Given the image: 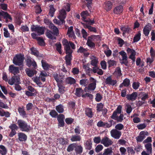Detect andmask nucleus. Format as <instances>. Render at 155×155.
<instances>
[{
  "instance_id": "864d4df0",
  "label": "nucleus",
  "mask_w": 155,
  "mask_h": 155,
  "mask_svg": "<svg viewBox=\"0 0 155 155\" xmlns=\"http://www.w3.org/2000/svg\"><path fill=\"white\" fill-rule=\"evenodd\" d=\"M55 11V10L53 6L52 5H50V6L49 14L51 17H53Z\"/></svg>"
},
{
  "instance_id": "c85d7f7f",
  "label": "nucleus",
  "mask_w": 155,
  "mask_h": 155,
  "mask_svg": "<svg viewBox=\"0 0 155 155\" xmlns=\"http://www.w3.org/2000/svg\"><path fill=\"white\" fill-rule=\"evenodd\" d=\"M92 71L94 73H97L100 75H102L103 74V72L102 69L99 68L97 66L93 67Z\"/></svg>"
},
{
  "instance_id": "e2e57ef3",
  "label": "nucleus",
  "mask_w": 155,
  "mask_h": 155,
  "mask_svg": "<svg viewBox=\"0 0 155 155\" xmlns=\"http://www.w3.org/2000/svg\"><path fill=\"white\" fill-rule=\"evenodd\" d=\"M94 142L96 143H99L100 142L101 143V138L100 137H95L93 139Z\"/></svg>"
},
{
  "instance_id": "680f3d73",
  "label": "nucleus",
  "mask_w": 155,
  "mask_h": 155,
  "mask_svg": "<svg viewBox=\"0 0 155 155\" xmlns=\"http://www.w3.org/2000/svg\"><path fill=\"white\" fill-rule=\"evenodd\" d=\"M5 14H4V18L5 19L6 22H8V19H12V18L6 12H5Z\"/></svg>"
},
{
  "instance_id": "0e129e2a",
  "label": "nucleus",
  "mask_w": 155,
  "mask_h": 155,
  "mask_svg": "<svg viewBox=\"0 0 155 155\" xmlns=\"http://www.w3.org/2000/svg\"><path fill=\"white\" fill-rule=\"evenodd\" d=\"M4 36L6 38L10 37V35L7 29L4 28L3 29Z\"/></svg>"
},
{
  "instance_id": "393cba45",
  "label": "nucleus",
  "mask_w": 155,
  "mask_h": 155,
  "mask_svg": "<svg viewBox=\"0 0 155 155\" xmlns=\"http://www.w3.org/2000/svg\"><path fill=\"white\" fill-rule=\"evenodd\" d=\"M105 9L107 11L110 10L112 8V4L111 2L108 1L104 3L103 5Z\"/></svg>"
},
{
  "instance_id": "412c9836",
  "label": "nucleus",
  "mask_w": 155,
  "mask_h": 155,
  "mask_svg": "<svg viewBox=\"0 0 155 155\" xmlns=\"http://www.w3.org/2000/svg\"><path fill=\"white\" fill-rule=\"evenodd\" d=\"M46 36L49 38L51 39H56V37L54 36V35H57L56 34H54V32L53 33L51 31L47 30L46 32Z\"/></svg>"
},
{
  "instance_id": "72a5a7b5",
  "label": "nucleus",
  "mask_w": 155,
  "mask_h": 155,
  "mask_svg": "<svg viewBox=\"0 0 155 155\" xmlns=\"http://www.w3.org/2000/svg\"><path fill=\"white\" fill-rule=\"evenodd\" d=\"M10 114L8 111H5L2 109H0V116L2 117L5 116L6 117H9Z\"/></svg>"
},
{
  "instance_id": "c03bdc74",
  "label": "nucleus",
  "mask_w": 155,
  "mask_h": 155,
  "mask_svg": "<svg viewBox=\"0 0 155 155\" xmlns=\"http://www.w3.org/2000/svg\"><path fill=\"white\" fill-rule=\"evenodd\" d=\"M18 111L20 114L23 117L25 116L26 114L24 108L23 107H20L18 109Z\"/></svg>"
},
{
  "instance_id": "2f4dec72",
  "label": "nucleus",
  "mask_w": 155,
  "mask_h": 155,
  "mask_svg": "<svg viewBox=\"0 0 155 155\" xmlns=\"http://www.w3.org/2000/svg\"><path fill=\"white\" fill-rule=\"evenodd\" d=\"M84 92V91L81 88H77L75 90V94L77 96L80 97L82 96Z\"/></svg>"
},
{
  "instance_id": "6ab92c4d",
  "label": "nucleus",
  "mask_w": 155,
  "mask_h": 155,
  "mask_svg": "<svg viewBox=\"0 0 155 155\" xmlns=\"http://www.w3.org/2000/svg\"><path fill=\"white\" fill-rule=\"evenodd\" d=\"M137 95V93L134 92L130 94L127 95V98L128 100L133 101H134L136 99Z\"/></svg>"
},
{
  "instance_id": "1a4fd4ad",
  "label": "nucleus",
  "mask_w": 155,
  "mask_h": 155,
  "mask_svg": "<svg viewBox=\"0 0 155 155\" xmlns=\"http://www.w3.org/2000/svg\"><path fill=\"white\" fill-rule=\"evenodd\" d=\"M20 78L18 76H15L12 77L8 81V83L10 85H15L17 84H19Z\"/></svg>"
},
{
  "instance_id": "052dcab7",
  "label": "nucleus",
  "mask_w": 155,
  "mask_h": 155,
  "mask_svg": "<svg viewBox=\"0 0 155 155\" xmlns=\"http://www.w3.org/2000/svg\"><path fill=\"white\" fill-rule=\"evenodd\" d=\"M55 45L56 47L57 50L60 54H61V44L60 43H57Z\"/></svg>"
},
{
  "instance_id": "9d476101",
  "label": "nucleus",
  "mask_w": 155,
  "mask_h": 155,
  "mask_svg": "<svg viewBox=\"0 0 155 155\" xmlns=\"http://www.w3.org/2000/svg\"><path fill=\"white\" fill-rule=\"evenodd\" d=\"M111 136L116 139H119L121 135V132L115 129H113L110 132Z\"/></svg>"
},
{
  "instance_id": "37998d69",
  "label": "nucleus",
  "mask_w": 155,
  "mask_h": 155,
  "mask_svg": "<svg viewBox=\"0 0 155 155\" xmlns=\"http://www.w3.org/2000/svg\"><path fill=\"white\" fill-rule=\"evenodd\" d=\"M7 152V150L5 147L3 145L0 146V153L2 155H5Z\"/></svg>"
},
{
  "instance_id": "8fccbe9b",
  "label": "nucleus",
  "mask_w": 155,
  "mask_h": 155,
  "mask_svg": "<svg viewBox=\"0 0 155 155\" xmlns=\"http://www.w3.org/2000/svg\"><path fill=\"white\" fill-rule=\"evenodd\" d=\"M124 126L121 124H118L115 126V129L118 130H120L124 129Z\"/></svg>"
},
{
  "instance_id": "c9c22d12",
  "label": "nucleus",
  "mask_w": 155,
  "mask_h": 155,
  "mask_svg": "<svg viewBox=\"0 0 155 155\" xmlns=\"http://www.w3.org/2000/svg\"><path fill=\"white\" fill-rule=\"evenodd\" d=\"M85 114L89 117L91 118L93 115V112L91 108H87L86 109Z\"/></svg>"
},
{
  "instance_id": "de8ad7c7",
  "label": "nucleus",
  "mask_w": 155,
  "mask_h": 155,
  "mask_svg": "<svg viewBox=\"0 0 155 155\" xmlns=\"http://www.w3.org/2000/svg\"><path fill=\"white\" fill-rule=\"evenodd\" d=\"M141 33L140 32H138L135 36L134 38V42H137L140 39Z\"/></svg>"
},
{
  "instance_id": "2eb2a0df",
  "label": "nucleus",
  "mask_w": 155,
  "mask_h": 155,
  "mask_svg": "<svg viewBox=\"0 0 155 155\" xmlns=\"http://www.w3.org/2000/svg\"><path fill=\"white\" fill-rule=\"evenodd\" d=\"M119 54L121 56L122 61V64H124L126 65H127L128 62L127 61V56L126 53L124 51H121L119 52Z\"/></svg>"
},
{
  "instance_id": "4d7b16f0",
  "label": "nucleus",
  "mask_w": 155,
  "mask_h": 155,
  "mask_svg": "<svg viewBox=\"0 0 155 155\" xmlns=\"http://www.w3.org/2000/svg\"><path fill=\"white\" fill-rule=\"evenodd\" d=\"M103 146L101 144L98 145L96 147L95 150L96 152L98 153L101 151L103 149Z\"/></svg>"
},
{
  "instance_id": "774afa93",
  "label": "nucleus",
  "mask_w": 155,
  "mask_h": 155,
  "mask_svg": "<svg viewBox=\"0 0 155 155\" xmlns=\"http://www.w3.org/2000/svg\"><path fill=\"white\" fill-rule=\"evenodd\" d=\"M140 86V83L138 82H134L133 83L132 87L135 90L137 89Z\"/></svg>"
},
{
  "instance_id": "7c9ffc66",
  "label": "nucleus",
  "mask_w": 155,
  "mask_h": 155,
  "mask_svg": "<svg viewBox=\"0 0 155 155\" xmlns=\"http://www.w3.org/2000/svg\"><path fill=\"white\" fill-rule=\"evenodd\" d=\"M81 23L83 25L85 28H88L90 31H94V32H96V29L95 28L87 24L82 22H81Z\"/></svg>"
},
{
  "instance_id": "ddd939ff",
  "label": "nucleus",
  "mask_w": 155,
  "mask_h": 155,
  "mask_svg": "<svg viewBox=\"0 0 155 155\" xmlns=\"http://www.w3.org/2000/svg\"><path fill=\"white\" fill-rule=\"evenodd\" d=\"M127 53L129 54V58L132 59L134 62L135 59V56L136 53L135 51L133 49L128 48L127 50Z\"/></svg>"
},
{
  "instance_id": "603ef678",
  "label": "nucleus",
  "mask_w": 155,
  "mask_h": 155,
  "mask_svg": "<svg viewBox=\"0 0 155 155\" xmlns=\"http://www.w3.org/2000/svg\"><path fill=\"white\" fill-rule=\"evenodd\" d=\"M91 38L89 37L87 42V44L88 46L91 47H93L94 46V44L90 40Z\"/></svg>"
},
{
  "instance_id": "b1692460",
  "label": "nucleus",
  "mask_w": 155,
  "mask_h": 155,
  "mask_svg": "<svg viewBox=\"0 0 155 155\" xmlns=\"http://www.w3.org/2000/svg\"><path fill=\"white\" fill-rule=\"evenodd\" d=\"M123 11V8L122 6L120 5L116 7L114 10V12L117 14H120Z\"/></svg>"
},
{
  "instance_id": "f257e3e1",
  "label": "nucleus",
  "mask_w": 155,
  "mask_h": 155,
  "mask_svg": "<svg viewBox=\"0 0 155 155\" xmlns=\"http://www.w3.org/2000/svg\"><path fill=\"white\" fill-rule=\"evenodd\" d=\"M62 44L64 46V50H65L66 53L67 54L65 57V59L66 63L67 65H70L71 64V54L73 51L71 49L70 46L73 49L75 48V45L71 41H68L66 39H63L62 40Z\"/></svg>"
},
{
  "instance_id": "79ce46f5",
  "label": "nucleus",
  "mask_w": 155,
  "mask_h": 155,
  "mask_svg": "<svg viewBox=\"0 0 155 155\" xmlns=\"http://www.w3.org/2000/svg\"><path fill=\"white\" fill-rule=\"evenodd\" d=\"M76 146V144L75 143H73L70 144L68 147L67 150L68 152H70L73 151L75 147Z\"/></svg>"
},
{
  "instance_id": "cd10ccee",
  "label": "nucleus",
  "mask_w": 155,
  "mask_h": 155,
  "mask_svg": "<svg viewBox=\"0 0 155 155\" xmlns=\"http://www.w3.org/2000/svg\"><path fill=\"white\" fill-rule=\"evenodd\" d=\"M25 71L27 75L30 77L33 76L37 73L36 71L35 70H30L28 69H26Z\"/></svg>"
},
{
  "instance_id": "7ed1b4c3",
  "label": "nucleus",
  "mask_w": 155,
  "mask_h": 155,
  "mask_svg": "<svg viewBox=\"0 0 155 155\" xmlns=\"http://www.w3.org/2000/svg\"><path fill=\"white\" fill-rule=\"evenodd\" d=\"M17 122L19 127L22 131L28 132L31 129L30 126L28 125L27 123L23 120H18Z\"/></svg>"
},
{
  "instance_id": "4be33fe9",
  "label": "nucleus",
  "mask_w": 155,
  "mask_h": 155,
  "mask_svg": "<svg viewBox=\"0 0 155 155\" xmlns=\"http://www.w3.org/2000/svg\"><path fill=\"white\" fill-rule=\"evenodd\" d=\"M41 62L42 67L44 70H47L52 68L51 65L48 64L44 60H42Z\"/></svg>"
},
{
  "instance_id": "4468645a",
  "label": "nucleus",
  "mask_w": 155,
  "mask_h": 155,
  "mask_svg": "<svg viewBox=\"0 0 155 155\" xmlns=\"http://www.w3.org/2000/svg\"><path fill=\"white\" fill-rule=\"evenodd\" d=\"M152 26L151 24L147 23L144 27L143 29V34L146 36L148 35L150 31L152 29Z\"/></svg>"
},
{
  "instance_id": "aec40b11",
  "label": "nucleus",
  "mask_w": 155,
  "mask_h": 155,
  "mask_svg": "<svg viewBox=\"0 0 155 155\" xmlns=\"http://www.w3.org/2000/svg\"><path fill=\"white\" fill-rule=\"evenodd\" d=\"M48 25H49V28L53 30L54 34L57 35L59 34L58 28L54 26L52 22H50Z\"/></svg>"
},
{
  "instance_id": "09e8293b",
  "label": "nucleus",
  "mask_w": 155,
  "mask_h": 155,
  "mask_svg": "<svg viewBox=\"0 0 155 155\" xmlns=\"http://www.w3.org/2000/svg\"><path fill=\"white\" fill-rule=\"evenodd\" d=\"M88 83V81L87 79H82L80 81V85L85 86Z\"/></svg>"
},
{
  "instance_id": "0eeeda50",
  "label": "nucleus",
  "mask_w": 155,
  "mask_h": 155,
  "mask_svg": "<svg viewBox=\"0 0 155 155\" xmlns=\"http://www.w3.org/2000/svg\"><path fill=\"white\" fill-rule=\"evenodd\" d=\"M89 15L87 11H83L81 13V16L82 18V20L85 22L88 23L90 25H92L94 22V21L91 20L90 19H86V17Z\"/></svg>"
},
{
  "instance_id": "c756f323",
  "label": "nucleus",
  "mask_w": 155,
  "mask_h": 155,
  "mask_svg": "<svg viewBox=\"0 0 155 155\" xmlns=\"http://www.w3.org/2000/svg\"><path fill=\"white\" fill-rule=\"evenodd\" d=\"M18 139L20 141H24L27 139V136L24 133H19L18 134Z\"/></svg>"
},
{
  "instance_id": "a878e982",
  "label": "nucleus",
  "mask_w": 155,
  "mask_h": 155,
  "mask_svg": "<svg viewBox=\"0 0 155 155\" xmlns=\"http://www.w3.org/2000/svg\"><path fill=\"white\" fill-rule=\"evenodd\" d=\"M81 140V137L80 136L78 135H73L71 137L70 140L73 142L76 141H79Z\"/></svg>"
},
{
  "instance_id": "f03ea898",
  "label": "nucleus",
  "mask_w": 155,
  "mask_h": 155,
  "mask_svg": "<svg viewBox=\"0 0 155 155\" xmlns=\"http://www.w3.org/2000/svg\"><path fill=\"white\" fill-rule=\"evenodd\" d=\"M65 11L69 12L70 11V5L66 4L64 6L63 8L59 11V13L58 18L62 21V23H65L64 19L66 17V14Z\"/></svg>"
},
{
  "instance_id": "13d9d810",
  "label": "nucleus",
  "mask_w": 155,
  "mask_h": 155,
  "mask_svg": "<svg viewBox=\"0 0 155 155\" xmlns=\"http://www.w3.org/2000/svg\"><path fill=\"white\" fill-rule=\"evenodd\" d=\"M58 91L61 94H63L64 92V87L62 85L58 83Z\"/></svg>"
},
{
  "instance_id": "6e6552de",
  "label": "nucleus",
  "mask_w": 155,
  "mask_h": 155,
  "mask_svg": "<svg viewBox=\"0 0 155 155\" xmlns=\"http://www.w3.org/2000/svg\"><path fill=\"white\" fill-rule=\"evenodd\" d=\"M113 142L109 138L105 137L101 140V143L105 147H108L112 145Z\"/></svg>"
},
{
  "instance_id": "f704fd0d",
  "label": "nucleus",
  "mask_w": 155,
  "mask_h": 155,
  "mask_svg": "<svg viewBox=\"0 0 155 155\" xmlns=\"http://www.w3.org/2000/svg\"><path fill=\"white\" fill-rule=\"evenodd\" d=\"M130 81L129 79L127 78H126L124 80L123 83L120 85L119 87H121L123 86L125 87H127L130 84Z\"/></svg>"
},
{
  "instance_id": "49530a36",
  "label": "nucleus",
  "mask_w": 155,
  "mask_h": 155,
  "mask_svg": "<svg viewBox=\"0 0 155 155\" xmlns=\"http://www.w3.org/2000/svg\"><path fill=\"white\" fill-rule=\"evenodd\" d=\"M31 53L36 56L39 55V53L38 51L36 50V49L34 48H32L30 49Z\"/></svg>"
},
{
  "instance_id": "5fc2aeb1",
  "label": "nucleus",
  "mask_w": 155,
  "mask_h": 155,
  "mask_svg": "<svg viewBox=\"0 0 155 155\" xmlns=\"http://www.w3.org/2000/svg\"><path fill=\"white\" fill-rule=\"evenodd\" d=\"M32 79L36 83L37 85L40 86L42 84L40 82V78L39 77H35L32 78Z\"/></svg>"
},
{
  "instance_id": "4c0bfd02",
  "label": "nucleus",
  "mask_w": 155,
  "mask_h": 155,
  "mask_svg": "<svg viewBox=\"0 0 155 155\" xmlns=\"http://www.w3.org/2000/svg\"><path fill=\"white\" fill-rule=\"evenodd\" d=\"M66 82L68 84H74L75 83L76 80L72 78L68 77L66 78Z\"/></svg>"
},
{
  "instance_id": "338daca9",
  "label": "nucleus",
  "mask_w": 155,
  "mask_h": 155,
  "mask_svg": "<svg viewBox=\"0 0 155 155\" xmlns=\"http://www.w3.org/2000/svg\"><path fill=\"white\" fill-rule=\"evenodd\" d=\"M126 112L128 114H130L132 111V109L130 105L127 104L126 105Z\"/></svg>"
},
{
  "instance_id": "9b49d317",
  "label": "nucleus",
  "mask_w": 155,
  "mask_h": 155,
  "mask_svg": "<svg viewBox=\"0 0 155 155\" xmlns=\"http://www.w3.org/2000/svg\"><path fill=\"white\" fill-rule=\"evenodd\" d=\"M148 135L149 134L147 132L141 131L140 133L139 136L136 137L137 140V142H141L145 138L146 136Z\"/></svg>"
},
{
  "instance_id": "a19ab883",
  "label": "nucleus",
  "mask_w": 155,
  "mask_h": 155,
  "mask_svg": "<svg viewBox=\"0 0 155 155\" xmlns=\"http://www.w3.org/2000/svg\"><path fill=\"white\" fill-rule=\"evenodd\" d=\"M75 150L77 153L80 154L82 152L83 148L81 145H77L76 144Z\"/></svg>"
},
{
  "instance_id": "ea45409f",
  "label": "nucleus",
  "mask_w": 155,
  "mask_h": 155,
  "mask_svg": "<svg viewBox=\"0 0 155 155\" xmlns=\"http://www.w3.org/2000/svg\"><path fill=\"white\" fill-rule=\"evenodd\" d=\"M112 148H107L104 150L103 155H112Z\"/></svg>"
},
{
  "instance_id": "473e14b6",
  "label": "nucleus",
  "mask_w": 155,
  "mask_h": 155,
  "mask_svg": "<svg viewBox=\"0 0 155 155\" xmlns=\"http://www.w3.org/2000/svg\"><path fill=\"white\" fill-rule=\"evenodd\" d=\"M47 76V73L45 71H41L39 75V78L43 81L44 82L45 81V78Z\"/></svg>"
},
{
  "instance_id": "bf43d9fd",
  "label": "nucleus",
  "mask_w": 155,
  "mask_h": 155,
  "mask_svg": "<svg viewBox=\"0 0 155 155\" xmlns=\"http://www.w3.org/2000/svg\"><path fill=\"white\" fill-rule=\"evenodd\" d=\"M114 74L117 77L120 76L121 75V71L120 69L119 68H116L115 71L114 72Z\"/></svg>"
},
{
  "instance_id": "69168bd1",
  "label": "nucleus",
  "mask_w": 155,
  "mask_h": 155,
  "mask_svg": "<svg viewBox=\"0 0 155 155\" xmlns=\"http://www.w3.org/2000/svg\"><path fill=\"white\" fill-rule=\"evenodd\" d=\"M83 68L85 69L86 72L88 74H89L92 71V69L91 68L86 65H83Z\"/></svg>"
},
{
  "instance_id": "5701e85b",
  "label": "nucleus",
  "mask_w": 155,
  "mask_h": 155,
  "mask_svg": "<svg viewBox=\"0 0 155 155\" xmlns=\"http://www.w3.org/2000/svg\"><path fill=\"white\" fill-rule=\"evenodd\" d=\"M53 76L55 80L58 83L61 82L64 78V76L59 75L55 73L53 74Z\"/></svg>"
},
{
  "instance_id": "dca6fc26",
  "label": "nucleus",
  "mask_w": 155,
  "mask_h": 155,
  "mask_svg": "<svg viewBox=\"0 0 155 155\" xmlns=\"http://www.w3.org/2000/svg\"><path fill=\"white\" fill-rule=\"evenodd\" d=\"M106 84L111 86H114L117 83L116 80H112L111 77L110 76L107 77L105 81Z\"/></svg>"
},
{
  "instance_id": "39448f33",
  "label": "nucleus",
  "mask_w": 155,
  "mask_h": 155,
  "mask_svg": "<svg viewBox=\"0 0 155 155\" xmlns=\"http://www.w3.org/2000/svg\"><path fill=\"white\" fill-rule=\"evenodd\" d=\"M31 30L32 31H35L38 35H40L44 34V28L37 25H32L31 27Z\"/></svg>"
},
{
  "instance_id": "423d86ee",
  "label": "nucleus",
  "mask_w": 155,
  "mask_h": 155,
  "mask_svg": "<svg viewBox=\"0 0 155 155\" xmlns=\"http://www.w3.org/2000/svg\"><path fill=\"white\" fill-rule=\"evenodd\" d=\"M90 82H92L90 84L88 87H86L84 88V91L86 92L87 90L91 91L94 90L96 88V81L93 78L91 77L90 78Z\"/></svg>"
},
{
  "instance_id": "a18cd8bd",
  "label": "nucleus",
  "mask_w": 155,
  "mask_h": 155,
  "mask_svg": "<svg viewBox=\"0 0 155 155\" xmlns=\"http://www.w3.org/2000/svg\"><path fill=\"white\" fill-rule=\"evenodd\" d=\"M56 110L59 113H62L64 111V108L61 104H59L56 107Z\"/></svg>"
},
{
  "instance_id": "20e7f679",
  "label": "nucleus",
  "mask_w": 155,
  "mask_h": 155,
  "mask_svg": "<svg viewBox=\"0 0 155 155\" xmlns=\"http://www.w3.org/2000/svg\"><path fill=\"white\" fill-rule=\"evenodd\" d=\"M24 59V55L21 54H16L13 58V63L15 65H22Z\"/></svg>"
},
{
  "instance_id": "a211bd4d",
  "label": "nucleus",
  "mask_w": 155,
  "mask_h": 155,
  "mask_svg": "<svg viewBox=\"0 0 155 155\" xmlns=\"http://www.w3.org/2000/svg\"><path fill=\"white\" fill-rule=\"evenodd\" d=\"M90 58L91 60V64L94 67H97L98 63V58L94 56H91Z\"/></svg>"
},
{
  "instance_id": "e433bc0d",
  "label": "nucleus",
  "mask_w": 155,
  "mask_h": 155,
  "mask_svg": "<svg viewBox=\"0 0 155 155\" xmlns=\"http://www.w3.org/2000/svg\"><path fill=\"white\" fill-rule=\"evenodd\" d=\"M147 151L149 153H151L152 151V145L150 143H148L145 145Z\"/></svg>"
},
{
  "instance_id": "f8f14e48",
  "label": "nucleus",
  "mask_w": 155,
  "mask_h": 155,
  "mask_svg": "<svg viewBox=\"0 0 155 155\" xmlns=\"http://www.w3.org/2000/svg\"><path fill=\"white\" fill-rule=\"evenodd\" d=\"M8 71L10 73L14 75L16 74L19 73V68L13 65H11L9 66Z\"/></svg>"
},
{
  "instance_id": "f3484780",
  "label": "nucleus",
  "mask_w": 155,
  "mask_h": 155,
  "mask_svg": "<svg viewBox=\"0 0 155 155\" xmlns=\"http://www.w3.org/2000/svg\"><path fill=\"white\" fill-rule=\"evenodd\" d=\"M112 123L109 124L107 122H104L101 121H100L97 124V126L98 127H103L109 128L112 126Z\"/></svg>"
},
{
  "instance_id": "6e6d98bb",
  "label": "nucleus",
  "mask_w": 155,
  "mask_h": 155,
  "mask_svg": "<svg viewBox=\"0 0 155 155\" xmlns=\"http://www.w3.org/2000/svg\"><path fill=\"white\" fill-rule=\"evenodd\" d=\"M37 40L38 44L41 46L44 45L45 44L44 41L43 39L40 37H38L37 38Z\"/></svg>"
},
{
  "instance_id": "bb28decb",
  "label": "nucleus",
  "mask_w": 155,
  "mask_h": 155,
  "mask_svg": "<svg viewBox=\"0 0 155 155\" xmlns=\"http://www.w3.org/2000/svg\"><path fill=\"white\" fill-rule=\"evenodd\" d=\"M92 143L91 140L86 141L84 142V145L86 149L91 150L92 148Z\"/></svg>"
},
{
  "instance_id": "3c124183",
  "label": "nucleus",
  "mask_w": 155,
  "mask_h": 155,
  "mask_svg": "<svg viewBox=\"0 0 155 155\" xmlns=\"http://www.w3.org/2000/svg\"><path fill=\"white\" fill-rule=\"evenodd\" d=\"M87 49L84 48L83 47L81 46L78 49L77 52L78 53L84 54L87 51Z\"/></svg>"
},
{
  "instance_id": "58836bf2",
  "label": "nucleus",
  "mask_w": 155,
  "mask_h": 155,
  "mask_svg": "<svg viewBox=\"0 0 155 155\" xmlns=\"http://www.w3.org/2000/svg\"><path fill=\"white\" fill-rule=\"evenodd\" d=\"M120 29L123 31V34H125L126 33H129L131 30L130 28L124 26L121 27Z\"/></svg>"
}]
</instances>
